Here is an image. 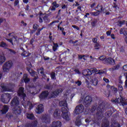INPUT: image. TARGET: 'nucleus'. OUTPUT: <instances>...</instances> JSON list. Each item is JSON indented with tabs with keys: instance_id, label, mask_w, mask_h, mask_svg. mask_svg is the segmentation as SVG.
<instances>
[{
	"instance_id": "c756f323",
	"label": "nucleus",
	"mask_w": 127,
	"mask_h": 127,
	"mask_svg": "<svg viewBox=\"0 0 127 127\" xmlns=\"http://www.w3.org/2000/svg\"><path fill=\"white\" fill-rule=\"evenodd\" d=\"M28 71L31 74V76H35V71H34L31 69H28Z\"/></svg>"
},
{
	"instance_id": "603ef678",
	"label": "nucleus",
	"mask_w": 127,
	"mask_h": 127,
	"mask_svg": "<svg viewBox=\"0 0 127 127\" xmlns=\"http://www.w3.org/2000/svg\"><path fill=\"white\" fill-rule=\"evenodd\" d=\"M111 38H112V39H116V38H115V35L114 34H112L111 35Z\"/></svg>"
},
{
	"instance_id": "c9c22d12",
	"label": "nucleus",
	"mask_w": 127,
	"mask_h": 127,
	"mask_svg": "<svg viewBox=\"0 0 127 127\" xmlns=\"http://www.w3.org/2000/svg\"><path fill=\"white\" fill-rule=\"evenodd\" d=\"M51 77L52 79H55V73L52 72L51 74Z\"/></svg>"
},
{
	"instance_id": "4be33fe9",
	"label": "nucleus",
	"mask_w": 127,
	"mask_h": 127,
	"mask_svg": "<svg viewBox=\"0 0 127 127\" xmlns=\"http://www.w3.org/2000/svg\"><path fill=\"white\" fill-rule=\"evenodd\" d=\"M5 95H6V96L7 97V98L8 99V101H5V100L3 99H2L1 101H2V103H4V104H7V103H8V102H9V100H10V99H11V98L10 97V95L9 94L7 93Z\"/></svg>"
},
{
	"instance_id": "e2e57ef3",
	"label": "nucleus",
	"mask_w": 127,
	"mask_h": 127,
	"mask_svg": "<svg viewBox=\"0 0 127 127\" xmlns=\"http://www.w3.org/2000/svg\"><path fill=\"white\" fill-rule=\"evenodd\" d=\"M97 115V116H99V115H102V112L100 111L99 112H98Z\"/></svg>"
},
{
	"instance_id": "f03ea898",
	"label": "nucleus",
	"mask_w": 127,
	"mask_h": 127,
	"mask_svg": "<svg viewBox=\"0 0 127 127\" xmlns=\"http://www.w3.org/2000/svg\"><path fill=\"white\" fill-rule=\"evenodd\" d=\"M93 73H95V74H106L107 71L106 70H100L97 69V68H91L90 69H85L82 72L83 76H90Z\"/></svg>"
},
{
	"instance_id": "58836bf2",
	"label": "nucleus",
	"mask_w": 127,
	"mask_h": 127,
	"mask_svg": "<svg viewBox=\"0 0 127 127\" xmlns=\"http://www.w3.org/2000/svg\"><path fill=\"white\" fill-rule=\"evenodd\" d=\"M75 84H77V86H81L82 85V82L80 81L75 82Z\"/></svg>"
},
{
	"instance_id": "3c124183",
	"label": "nucleus",
	"mask_w": 127,
	"mask_h": 127,
	"mask_svg": "<svg viewBox=\"0 0 127 127\" xmlns=\"http://www.w3.org/2000/svg\"><path fill=\"white\" fill-rule=\"evenodd\" d=\"M51 10H55L56 9V7H55L54 6H52L51 7Z\"/></svg>"
},
{
	"instance_id": "f257e3e1",
	"label": "nucleus",
	"mask_w": 127,
	"mask_h": 127,
	"mask_svg": "<svg viewBox=\"0 0 127 127\" xmlns=\"http://www.w3.org/2000/svg\"><path fill=\"white\" fill-rule=\"evenodd\" d=\"M66 100H67V96L64 95L63 97V100L60 102L59 105L60 107H64L62 108V118L65 121H69L70 120V113L68 112L67 110V102Z\"/></svg>"
},
{
	"instance_id": "7c9ffc66",
	"label": "nucleus",
	"mask_w": 127,
	"mask_h": 127,
	"mask_svg": "<svg viewBox=\"0 0 127 127\" xmlns=\"http://www.w3.org/2000/svg\"><path fill=\"white\" fill-rule=\"evenodd\" d=\"M0 46L1 47H3L4 48H6L7 47V45L5 43H4V42H2L0 45Z\"/></svg>"
},
{
	"instance_id": "864d4df0",
	"label": "nucleus",
	"mask_w": 127,
	"mask_h": 127,
	"mask_svg": "<svg viewBox=\"0 0 127 127\" xmlns=\"http://www.w3.org/2000/svg\"><path fill=\"white\" fill-rule=\"evenodd\" d=\"M6 40H7V41H9V42H10V43H11L12 44H13V43H12V39H7Z\"/></svg>"
},
{
	"instance_id": "ddd939ff",
	"label": "nucleus",
	"mask_w": 127,
	"mask_h": 127,
	"mask_svg": "<svg viewBox=\"0 0 127 127\" xmlns=\"http://www.w3.org/2000/svg\"><path fill=\"white\" fill-rule=\"evenodd\" d=\"M48 95H50V94H49L48 92V91H45V92H43L40 95L39 98H40V100H43V99H45V98H47V96H48Z\"/></svg>"
},
{
	"instance_id": "052dcab7",
	"label": "nucleus",
	"mask_w": 127,
	"mask_h": 127,
	"mask_svg": "<svg viewBox=\"0 0 127 127\" xmlns=\"http://www.w3.org/2000/svg\"><path fill=\"white\" fill-rule=\"evenodd\" d=\"M23 1L24 3H27L28 2V0H23Z\"/></svg>"
},
{
	"instance_id": "2f4dec72",
	"label": "nucleus",
	"mask_w": 127,
	"mask_h": 127,
	"mask_svg": "<svg viewBox=\"0 0 127 127\" xmlns=\"http://www.w3.org/2000/svg\"><path fill=\"white\" fill-rule=\"evenodd\" d=\"M126 29L123 28V29H121L120 30V34H125L126 33Z\"/></svg>"
},
{
	"instance_id": "a211bd4d",
	"label": "nucleus",
	"mask_w": 127,
	"mask_h": 127,
	"mask_svg": "<svg viewBox=\"0 0 127 127\" xmlns=\"http://www.w3.org/2000/svg\"><path fill=\"white\" fill-rule=\"evenodd\" d=\"M25 83V84H27L28 82H29V79L27 78V74H24L23 79H22V83Z\"/></svg>"
},
{
	"instance_id": "6e6552de",
	"label": "nucleus",
	"mask_w": 127,
	"mask_h": 127,
	"mask_svg": "<svg viewBox=\"0 0 127 127\" xmlns=\"http://www.w3.org/2000/svg\"><path fill=\"white\" fill-rule=\"evenodd\" d=\"M39 22L42 23L43 22V20L45 22H48V16L46 14L40 13L39 14Z\"/></svg>"
},
{
	"instance_id": "f3484780",
	"label": "nucleus",
	"mask_w": 127,
	"mask_h": 127,
	"mask_svg": "<svg viewBox=\"0 0 127 127\" xmlns=\"http://www.w3.org/2000/svg\"><path fill=\"white\" fill-rule=\"evenodd\" d=\"M100 10H97V11L96 12H90V14L91 15H93V16H97V15H99L100 14V12H102V6H100Z\"/></svg>"
},
{
	"instance_id": "0eeeda50",
	"label": "nucleus",
	"mask_w": 127,
	"mask_h": 127,
	"mask_svg": "<svg viewBox=\"0 0 127 127\" xmlns=\"http://www.w3.org/2000/svg\"><path fill=\"white\" fill-rule=\"evenodd\" d=\"M84 108L83 105L77 106L73 111L74 116H77V115L82 114L84 112Z\"/></svg>"
},
{
	"instance_id": "bb28decb",
	"label": "nucleus",
	"mask_w": 127,
	"mask_h": 127,
	"mask_svg": "<svg viewBox=\"0 0 127 127\" xmlns=\"http://www.w3.org/2000/svg\"><path fill=\"white\" fill-rule=\"evenodd\" d=\"M92 82L94 86H97V85H98V79L97 78H94V79H93Z\"/></svg>"
},
{
	"instance_id": "f8f14e48",
	"label": "nucleus",
	"mask_w": 127,
	"mask_h": 127,
	"mask_svg": "<svg viewBox=\"0 0 127 127\" xmlns=\"http://www.w3.org/2000/svg\"><path fill=\"white\" fill-rule=\"evenodd\" d=\"M43 111H44L43 109V105L42 104H40L36 109V113L37 114H41Z\"/></svg>"
},
{
	"instance_id": "5fc2aeb1",
	"label": "nucleus",
	"mask_w": 127,
	"mask_h": 127,
	"mask_svg": "<svg viewBox=\"0 0 127 127\" xmlns=\"http://www.w3.org/2000/svg\"><path fill=\"white\" fill-rule=\"evenodd\" d=\"M74 71L77 74H80V71H79L78 69H75Z\"/></svg>"
},
{
	"instance_id": "6ab92c4d",
	"label": "nucleus",
	"mask_w": 127,
	"mask_h": 127,
	"mask_svg": "<svg viewBox=\"0 0 127 127\" xmlns=\"http://www.w3.org/2000/svg\"><path fill=\"white\" fill-rule=\"evenodd\" d=\"M5 61V57H4V55L3 54H0V65H1L3 62Z\"/></svg>"
},
{
	"instance_id": "c03bdc74",
	"label": "nucleus",
	"mask_w": 127,
	"mask_h": 127,
	"mask_svg": "<svg viewBox=\"0 0 127 127\" xmlns=\"http://www.w3.org/2000/svg\"><path fill=\"white\" fill-rule=\"evenodd\" d=\"M118 89H119V91H123V86H122V85H119V86H118Z\"/></svg>"
},
{
	"instance_id": "4c0bfd02",
	"label": "nucleus",
	"mask_w": 127,
	"mask_h": 127,
	"mask_svg": "<svg viewBox=\"0 0 127 127\" xmlns=\"http://www.w3.org/2000/svg\"><path fill=\"white\" fill-rule=\"evenodd\" d=\"M92 41L94 43H98L97 42V41H98V39L96 38H94L93 39H92Z\"/></svg>"
},
{
	"instance_id": "4d7b16f0",
	"label": "nucleus",
	"mask_w": 127,
	"mask_h": 127,
	"mask_svg": "<svg viewBox=\"0 0 127 127\" xmlns=\"http://www.w3.org/2000/svg\"><path fill=\"white\" fill-rule=\"evenodd\" d=\"M49 59V57H44V60H48Z\"/></svg>"
},
{
	"instance_id": "cd10ccee",
	"label": "nucleus",
	"mask_w": 127,
	"mask_h": 127,
	"mask_svg": "<svg viewBox=\"0 0 127 127\" xmlns=\"http://www.w3.org/2000/svg\"><path fill=\"white\" fill-rule=\"evenodd\" d=\"M100 47H101V45H100V43H96L95 45H94V48L95 49H99L100 48Z\"/></svg>"
},
{
	"instance_id": "774afa93",
	"label": "nucleus",
	"mask_w": 127,
	"mask_h": 127,
	"mask_svg": "<svg viewBox=\"0 0 127 127\" xmlns=\"http://www.w3.org/2000/svg\"><path fill=\"white\" fill-rule=\"evenodd\" d=\"M125 87H127V79L125 81Z\"/></svg>"
},
{
	"instance_id": "0e129e2a",
	"label": "nucleus",
	"mask_w": 127,
	"mask_h": 127,
	"mask_svg": "<svg viewBox=\"0 0 127 127\" xmlns=\"http://www.w3.org/2000/svg\"><path fill=\"white\" fill-rule=\"evenodd\" d=\"M114 125L116 126H117L118 127H121V126L119 124H115Z\"/></svg>"
},
{
	"instance_id": "6e6d98bb",
	"label": "nucleus",
	"mask_w": 127,
	"mask_h": 127,
	"mask_svg": "<svg viewBox=\"0 0 127 127\" xmlns=\"http://www.w3.org/2000/svg\"><path fill=\"white\" fill-rule=\"evenodd\" d=\"M88 15H90V13H86V15L84 16V18H86V17H88Z\"/></svg>"
},
{
	"instance_id": "dca6fc26",
	"label": "nucleus",
	"mask_w": 127,
	"mask_h": 127,
	"mask_svg": "<svg viewBox=\"0 0 127 127\" xmlns=\"http://www.w3.org/2000/svg\"><path fill=\"white\" fill-rule=\"evenodd\" d=\"M62 123L60 121H57L53 122L52 127H61Z\"/></svg>"
},
{
	"instance_id": "4468645a",
	"label": "nucleus",
	"mask_w": 127,
	"mask_h": 127,
	"mask_svg": "<svg viewBox=\"0 0 127 127\" xmlns=\"http://www.w3.org/2000/svg\"><path fill=\"white\" fill-rule=\"evenodd\" d=\"M60 110L57 109L55 111L54 113V117L56 119H60V114H61Z\"/></svg>"
},
{
	"instance_id": "bf43d9fd",
	"label": "nucleus",
	"mask_w": 127,
	"mask_h": 127,
	"mask_svg": "<svg viewBox=\"0 0 127 127\" xmlns=\"http://www.w3.org/2000/svg\"><path fill=\"white\" fill-rule=\"evenodd\" d=\"M21 55L23 56V57H26V56H27V55H25V52H24L23 54H21Z\"/></svg>"
},
{
	"instance_id": "8fccbe9b",
	"label": "nucleus",
	"mask_w": 127,
	"mask_h": 127,
	"mask_svg": "<svg viewBox=\"0 0 127 127\" xmlns=\"http://www.w3.org/2000/svg\"><path fill=\"white\" fill-rule=\"evenodd\" d=\"M90 121L91 120H90V118L87 119L86 120H85V123H86L87 124H89Z\"/></svg>"
},
{
	"instance_id": "7ed1b4c3",
	"label": "nucleus",
	"mask_w": 127,
	"mask_h": 127,
	"mask_svg": "<svg viewBox=\"0 0 127 127\" xmlns=\"http://www.w3.org/2000/svg\"><path fill=\"white\" fill-rule=\"evenodd\" d=\"M23 90H24L23 87H20L18 91V95L19 96H21V97H23V100L24 101L22 102V105L24 106V107H25V104H27V106L29 107V109H32V104H31L29 101H25V98H26V95L23 93Z\"/></svg>"
},
{
	"instance_id": "412c9836",
	"label": "nucleus",
	"mask_w": 127,
	"mask_h": 127,
	"mask_svg": "<svg viewBox=\"0 0 127 127\" xmlns=\"http://www.w3.org/2000/svg\"><path fill=\"white\" fill-rule=\"evenodd\" d=\"M58 48H59V45H58V44L53 42V51H54L55 52L56 51H57V50H58Z\"/></svg>"
},
{
	"instance_id": "c85d7f7f",
	"label": "nucleus",
	"mask_w": 127,
	"mask_h": 127,
	"mask_svg": "<svg viewBox=\"0 0 127 127\" xmlns=\"http://www.w3.org/2000/svg\"><path fill=\"white\" fill-rule=\"evenodd\" d=\"M86 57H87V56H85V55H79L78 56V58L79 59H83V60H86Z\"/></svg>"
},
{
	"instance_id": "20e7f679",
	"label": "nucleus",
	"mask_w": 127,
	"mask_h": 127,
	"mask_svg": "<svg viewBox=\"0 0 127 127\" xmlns=\"http://www.w3.org/2000/svg\"><path fill=\"white\" fill-rule=\"evenodd\" d=\"M19 104V102L17 99V97H15L11 103V106H16L15 108L13 109V111L16 115L19 114L21 113V108L17 106Z\"/></svg>"
},
{
	"instance_id": "473e14b6",
	"label": "nucleus",
	"mask_w": 127,
	"mask_h": 127,
	"mask_svg": "<svg viewBox=\"0 0 127 127\" xmlns=\"http://www.w3.org/2000/svg\"><path fill=\"white\" fill-rule=\"evenodd\" d=\"M52 5L56 7H59V4H57V3H56V2H53Z\"/></svg>"
},
{
	"instance_id": "aec40b11",
	"label": "nucleus",
	"mask_w": 127,
	"mask_h": 127,
	"mask_svg": "<svg viewBox=\"0 0 127 127\" xmlns=\"http://www.w3.org/2000/svg\"><path fill=\"white\" fill-rule=\"evenodd\" d=\"M81 124H82V122H81V117L78 116L75 121V125L79 127V126H81Z\"/></svg>"
},
{
	"instance_id": "b1692460",
	"label": "nucleus",
	"mask_w": 127,
	"mask_h": 127,
	"mask_svg": "<svg viewBox=\"0 0 127 127\" xmlns=\"http://www.w3.org/2000/svg\"><path fill=\"white\" fill-rule=\"evenodd\" d=\"M27 119H29V120H33L34 119V116H33V114H27Z\"/></svg>"
},
{
	"instance_id": "680f3d73",
	"label": "nucleus",
	"mask_w": 127,
	"mask_h": 127,
	"mask_svg": "<svg viewBox=\"0 0 127 127\" xmlns=\"http://www.w3.org/2000/svg\"><path fill=\"white\" fill-rule=\"evenodd\" d=\"M62 8H63V9H64V8H66V5H64L62 7Z\"/></svg>"
},
{
	"instance_id": "49530a36",
	"label": "nucleus",
	"mask_w": 127,
	"mask_h": 127,
	"mask_svg": "<svg viewBox=\"0 0 127 127\" xmlns=\"http://www.w3.org/2000/svg\"><path fill=\"white\" fill-rule=\"evenodd\" d=\"M123 69L125 71H127V64L123 66Z\"/></svg>"
},
{
	"instance_id": "09e8293b",
	"label": "nucleus",
	"mask_w": 127,
	"mask_h": 127,
	"mask_svg": "<svg viewBox=\"0 0 127 127\" xmlns=\"http://www.w3.org/2000/svg\"><path fill=\"white\" fill-rule=\"evenodd\" d=\"M95 5H96V3H93L90 5V7H91V8H93V7H94V6H95Z\"/></svg>"
},
{
	"instance_id": "ea45409f",
	"label": "nucleus",
	"mask_w": 127,
	"mask_h": 127,
	"mask_svg": "<svg viewBox=\"0 0 127 127\" xmlns=\"http://www.w3.org/2000/svg\"><path fill=\"white\" fill-rule=\"evenodd\" d=\"M43 28H44V27H42L41 29H38V33H37V35H39V33H40V32L43 29Z\"/></svg>"
},
{
	"instance_id": "9b49d317",
	"label": "nucleus",
	"mask_w": 127,
	"mask_h": 127,
	"mask_svg": "<svg viewBox=\"0 0 127 127\" xmlns=\"http://www.w3.org/2000/svg\"><path fill=\"white\" fill-rule=\"evenodd\" d=\"M92 103V98L89 96L85 97L84 99V105H90Z\"/></svg>"
},
{
	"instance_id": "2eb2a0df",
	"label": "nucleus",
	"mask_w": 127,
	"mask_h": 127,
	"mask_svg": "<svg viewBox=\"0 0 127 127\" xmlns=\"http://www.w3.org/2000/svg\"><path fill=\"white\" fill-rule=\"evenodd\" d=\"M43 123H46V124H49L50 123V118L46 116H44L41 119Z\"/></svg>"
},
{
	"instance_id": "13d9d810",
	"label": "nucleus",
	"mask_w": 127,
	"mask_h": 127,
	"mask_svg": "<svg viewBox=\"0 0 127 127\" xmlns=\"http://www.w3.org/2000/svg\"><path fill=\"white\" fill-rule=\"evenodd\" d=\"M21 23H22V24L23 25H24L25 26H26V23H24V22L23 21H22L21 22Z\"/></svg>"
},
{
	"instance_id": "1a4fd4ad",
	"label": "nucleus",
	"mask_w": 127,
	"mask_h": 127,
	"mask_svg": "<svg viewBox=\"0 0 127 127\" xmlns=\"http://www.w3.org/2000/svg\"><path fill=\"white\" fill-rule=\"evenodd\" d=\"M12 66V62L11 61L8 62L3 66V70L4 72H8L10 67Z\"/></svg>"
},
{
	"instance_id": "5701e85b",
	"label": "nucleus",
	"mask_w": 127,
	"mask_h": 127,
	"mask_svg": "<svg viewBox=\"0 0 127 127\" xmlns=\"http://www.w3.org/2000/svg\"><path fill=\"white\" fill-rule=\"evenodd\" d=\"M8 111V107L6 105L4 106L3 109L1 111L2 114H6Z\"/></svg>"
},
{
	"instance_id": "f704fd0d",
	"label": "nucleus",
	"mask_w": 127,
	"mask_h": 127,
	"mask_svg": "<svg viewBox=\"0 0 127 127\" xmlns=\"http://www.w3.org/2000/svg\"><path fill=\"white\" fill-rule=\"evenodd\" d=\"M109 127V122H107L106 123L103 124L102 126V127Z\"/></svg>"
},
{
	"instance_id": "39448f33",
	"label": "nucleus",
	"mask_w": 127,
	"mask_h": 127,
	"mask_svg": "<svg viewBox=\"0 0 127 127\" xmlns=\"http://www.w3.org/2000/svg\"><path fill=\"white\" fill-rule=\"evenodd\" d=\"M99 60L101 61H103L104 63H108V64H111V65H115V60L114 59L110 58H106L105 56H102L99 58Z\"/></svg>"
},
{
	"instance_id": "37998d69",
	"label": "nucleus",
	"mask_w": 127,
	"mask_h": 127,
	"mask_svg": "<svg viewBox=\"0 0 127 127\" xmlns=\"http://www.w3.org/2000/svg\"><path fill=\"white\" fill-rule=\"evenodd\" d=\"M112 33V31H108L106 32V34L108 36H110L111 35V34Z\"/></svg>"
},
{
	"instance_id": "de8ad7c7",
	"label": "nucleus",
	"mask_w": 127,
	"mask_h": 127,
	"mask_svg": "<svg viewBox=\"0 0 127 127\" xmlns=\"http://www.w3.org/2000/svg\"><path fill=\"white\" fill-rule=\"evenodd\" d=\"M38 27V26L37 25V24H34L33 25V28L34 29H37V27Z\"/></svg>"
},
{
	"instance_id": "423d86ee",
	"label": "nucleus",
	"mask_w": 127,
	"mask_h": 127,
	"mask_svg": "<svg viewBox=\"0 0 127 127\" xmlns=\"http://www.w3.org/2000/svg\"><path fill=\"white\" fill-rule=\"evenodd\" d=\"M112 102L113 103H117L118 104H121L122 106H126L127 105V99H125L120 96V98L116 99H112Z\"/></svg>"
},
{
	"instance_id": "a18cd8bd",
	"label": "nucleus",
	"mask_w": 127,
	"mask_h": 127,
	"mask_svg": "<svg viewBox=\"0 0 127 127\" xmlns=\"http://www.w3.org/2000/svg\"><path fill=\"white\" fill-rule=\"evenodd\" d=\"M18 3H19V1H18V0H16L14 3V5H18Z\"/></svg>"
},
{
	"instance_id": "69168bd1",
	"label": "nucleus",
	"mask_w": 127,
	"mask_h": 127,
	"mask_svg": "<svg viewBox=\"0 0 127 127\" xmlns=\"http://www.w3.org/2000/svg\"><path fill=\"white\" fill-rule=\"evenodd\" d=\"M60 30H61V31H63V30H64V28H63L62 27H60V29H59Z\"/></svg>"
},
{
	"instance_id": "72a5a7b5",
	"label": "nucleus",
	"mask_w": 127,
	"mask_h": 127,
	"mask_svg": "<svg viewBox=\"0 0 127 127\" xmlns=\"http://www.w3.org/2000/svg\"><path fill=\"white\" fill-rule=\"evenodd\" d=\"M125 22V21H119L118 22V25H119L120 26H122V25H123V24H124Z\"/></svg>"
},
{
	"instance_id": "9d476101",
	"label": "nucleus",
	"mask_w": 127,
	"mask_h": 127,
	"mask_svg": "<svg viewBox=\"0 0 127 127\" xmlns=\"http://www.w3.org/2000/svg\"><path fill=\"white\" fill-rule=\"evenodd\" d=\"M61 92H62V89L56 90L55 92H53L51 95H49V98H56Z\"/></svg>"
},
{
	"instance_id": "a878e982",
	"label": "nucleus",
	"mask_w": 127,
	"mask_h": 127,
	"mask_svg": "<svg viewBox=\"0 0 127 127\" xmlns=\"http://www.w3.org/2000/svg\"><path fill=\"white\" fill-rule=\"evenodd\" d=\"M38 74H41L42 76H45L44 74H43V68L41 67L40 69H38Z\"/></svg>"
},
{
	"instance_id": "a19ab883",
	"label": "nucleus",
	"mask_w": 127,
	"mask_h": 127,
	"mask_svg": "<svg viewBox=\"0 0 127 127\" xmlns=\"http://www.w3.org/2000/svg\"><path fill=\"white\" fill-rule=\"evenodd\" d=\"M101 6L102 7V12H103V6L98 5L96 7V8H98V10H99V9L101 10V7H101Z\"/></svg>"
},
{
	"instance_id": "e433bc0d",
	"label": "nucleus",
	"mask_w": 127,
	"mask_h": 127,
	"mask_svg": "<svg viewBox=\"0 0 127 127\" xmlns=\"http://www.w3.org/2000/svg\"><path fill=\"white\" fill-rule=\"evenodd\" d=\"M103 81H104L105 83H110V80H109V79L106 78V77L103 78Z\"/></svg>"
},
{
	"instance_id": "79ce46f5",
	"label": "nucleus",
	"mask_w": 127,
	"mask_h": 127,
	"mask_svg": "<svg viewBox=\"0 0 127 127\" xmlns=\"http://www.w3.org/2000/svg\"><path fill=\"white\" fill-rule=\"evenodd\" d=\"M72 27H73V28H75V29H76L77 30H79V29H80V28L76 25H72Z\"/></svg>"
},
{
	"instance_id": "393cba45",
	"label": "nucleus",
	"mask_w": 127,
	"mask_h": 127,
	"mask_svg": "<svg viewBox=\"0 0 127 127\" xmlns=\"http://www.w3.org/2000/svg\"><path fill=\"white\" fill-rule=\"evenodd\" d=\"M2 90L3 92H10V90L9 89L6 88V87L3 85H1Z\"/></svg>"
},
{
	"instance_id": "338daca9",
	"label": "nucleus",
	"mask_w": 127,
	"mask_h": 127,
	"mask_svg": "<svg viewBox=\"0 0 127 127\" xmlns=\"http://www.w3.org/2000/svg\"><path fill=\"white\" fill-rule=\"evenodd\" d=\"M100 39H105V36H102L100 37Z\"/></svg>"
}]
</instances>
